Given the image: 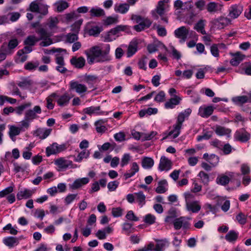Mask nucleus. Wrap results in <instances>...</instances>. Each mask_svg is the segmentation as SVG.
<instances>
[{"mask_svg":"<svg viewBox=\"0 0 251 251\" xmlns=\"http://www.w3.org/2000/svg\"><path fill=\"white\" fill-rule=\"evenodd\" d=\"M110 46L108 44H101L90 49L89 52H85L88 63L92 64L95 62L103 63L111 60L110 55Z\"/></svg>","mask_w":251,"mask_h":251,"instance_id":"1","label":"nucleus"},{"mask_svg":"<svg viewBox=\"0 0 251 251\" xmlns=\"http://www.w3.org/2000/svg\"><path fill=\"white\" fill-rule=\"evenodd\" d=\"M191 112L192 110L190 108H187L178 114L176 122L173 126V129L169 133V135H173L174 139L179 136L183 122L186 118L188 117Z\"/></svg>","mask_w":251,"mask_h":251,"instance_id":"2","label":"nucleus"},{"mask_svg":"<svg viewBox=\"0 0 251 251\" xmlns=\"http://www.w3.org/2000/svg\"><path fill=\"white\" fill-rule=\"evenodd\" d=\"M184 195L185 196L186 210L189 212L198 213L201 209L200 201L195 200V196L193 194L185 193Z\"/></svg>","mask_w":251,"mask_h":251,"instance_id":"3","label":"nucleus"},{"mask_svg":"<svg viewBox=\"0 0 251 251\" xmlns=\"http://www.w3.org/2000/svg\"><path fill=\"white\" fill-rule=\"evenodd\" d=\"M131 19L138 24L133 27V28L137 32L149 28L152 24V22L148 18L143 17L140 15L133 14Z\"/></svg>","mask_w":251,"mask_h":251,"instance_id":"4","label":"nucleus"},{"mask_svg":"<svg viewBox=\"0 0 251 251\" xmlns=\"http://www.w3.org/2000/svg\"><path fill=\"white\" fill-rule=\"evenodd\" d=\"M169 0H162L158 1L156 8L151 11L152 17L154 20H157L160 17L161 20L166 24L168 23V18L165 15L164 4Z\"/></svg>","mask_w":251,"mask_h":251,"instance_id":"5","label":"nucleus"},{"mask_svg":"<svg viewBox=\"0 0 251 251\" xmlns=\"http://www.w3.org/2000/svg\"><path fill=\"white\" fill-rule=\"evenodd\" d=\"M20 42L15 37H12L8 43L4 42L1 46V50L5 51L8 55H11L14 49L18 46Z\"/></svg>","mask_w":251,"mask_h":251,"instance_id":"6","label":"nucleus"},{"mask_svg":"<svg viewBox=\"0 0 251 251\" xmlns=\"http://www.w3.org/2000/svg\"><path fill=\"white\" fill-rule=\"evenodd\" d=\"M36 32L39 35V38H41L42 42L39 44L41 47H48L53 43L52 39L50 37L49 34L44 28L41 27L36 30Z\"/></svg>","mask_w":251,"mask_h":251,"instance_id":"7","label":"nucleus"},{"mask_svg":"<svg viewBox=\"0 0 251 251\" xmlns=\"http://www.w3.org/2000/svg\"><path fill=\"white\" fill-rule=\"evenodd\" d=\"M130 29L128 25H119L111 29L108 32L106 36L105 37V41L107 42H111L115 38H112V35H115L121 31H126L127 33L129 32Z\"/></svg>","mask_w":251,"mask_h":251,"instance_id":"8","label":"nucleus"},{"mask_svg":"<svg viewBox=\"0 0 251 251\" xmlns=\"http://www.w3.org/2000/svg\"><path fill=\"white\" fill-rule=\"evenodd\" d=\"M195 33L193 31H189L188 28H187L185 26H182L174 31V34L176 37L180 39V43H184L185 42L187 38V36L189 33L192 34Z\"/></svg>","mask_w":251,"mask_h":251,"instance_id":"9","label":"nucleus"},{"mask_svg":"<svg viewBox=\"0 0 251 251\" xmlns=\"http://www.w3.org/2000/svg\"><path fill=\"white\" fill-rule=\"evenodd\" d=\"M243 10V7L240 4L231 5L228 10V16L232 19H236L240 15Z\"/></svg>","mask_w":251,"mask_h":251,"instance_id":"10","label":"nucleus"},{"mask_svg":"<svg viewBox=\"0 0 251 251\" xmlns=\"http://www.w3.org/2000/svg\"><path fill=\"white\" fill-rule=\"evenodd\" d=\"M42 112L41 107L39 105L35 106L33 109L26 110L25 113V117L30 121L38 118L37 114H40Z\"/></svg>","mask_w":251,"mask_h":251,"instance_id":"11","label":"nucleus"},{"mask_svg":"<svg viewBox=\"0 0 251 251\" xmlns=\"http://www.w3.org/2000/svg\"><path fill=\"white\" fill-rule=\"evenodd\" d=\"M174 228L176 230H178L181 227L184 229H188L190 226V224L186 220V217H180L178 218H176L173 221Z\"/></svg>","mask_w":251,"mask_h":251,"instance_id":"12","label":"nucleus"},{"mask_svg":"<svg viewBox=\"0 0 251 251\" xmlns=\"http://www.w3.org/2000/svg\"><path fill=\"white\" fill-rule=\"evenodd\" d=\"M231 23L230 18L224 17H220L214 19L211 21V23L219 29H223Z\"/></svg>","mask_w":251,"mask_h":251,"instance_id":"13","label":"nucleus"},{"mask_svg":"<svg viewBox=\"0 0 251 251\" xmlns=\"http://www.w3.org/2000/svg\"><path fill=\"white\" fill-rule=\"evenodd\" d=\"M214 109L215 107L212 105H203L200 107L198 115L202 118H207L212 114Z\"/></svg>","mask_w":251,"mask_h":251,"instance_id":"14","label":"nucleus"},{"mask_svg":"<svg viewBox=\"0 0 251 251\" xmlns=\"http://www.w3.org/2000/svg\"><path fill=\"white\" fill-rule=\"evenodd\" d=\"M234 137L236 140L244 143L250 139V134L244 128H241L235 132Z\"/></svg>","mask_w":251,"mask_h":251,"instance_id":"15","label":"nucleus"},{"mask_svg":"<svg viewBox=\"0 0 251 251\" xmlns=\"http://www.w3.org/2000/svg\"><path fill=\"white\" fill-rule=\"evenodd\" d=\"M54 164L59 168L60 171L65 170L69 167H72V161L67 160L63 157H60L54 160Z\"/></svg>","mask_w":251,"mask_h":251,"instance_id":"16","label":"nucleus"},{"mask_svg":"<svg viewBox=\"0 0 251 251\" xmlns=\"http://www.w3.org/2000/svg\"><path fill=\"white\" fill-rule=\"evenodd\" d=\"M70 87L71 89L75 90L78 94L84 93L87 90V88L85 85L79 83L77 81H71L70 82Z\"/></svg>","mask_w":251,"mask_h":251,"instance_id":"17","label":"nucleus"},{"mask_svg":"<svg viewBox=\"0 0 251 251\" xmlns=\"http://www.w3.org/2000/svg\"><path fill=\"white\" fill-rule=\"evenodd\" d=\"M51 129L39 127L33 131V135L38 137L39 139L43 140L46 139L50 134Z\"/></svg>","mask_w":251,"mask_h":251,"instance_id":"18","label":"nucleus"},{"mask_svg":"<svg viewBox=\"0 0 251 251\" xmlns=\"http://www.w3.org/2000/svg\"><path fill=\"white\" fill-rule=\"evenodd\" d=\"M89 182V179L88 177L78 178L75 180L72 184H69V188L71 190H76L87 184Z\"/></svg>","mask_w":251,"mask_h":251,"instance_id":"19","label":"nucleus"},{"mask_svg":"<svg viewBox=\"0 0 251 251\" xmlns=\"http://www.w3.org/2000/svg\"><path fill=\"white\" fill-rule=\"evenodd\" d=\"M172 162L165 156H162L160 159L158 169L160 171H168L171 168Z\"/></svg>","mask_w":251,"mask_h":251,"instance_id":"20","label":"nucleus"},{"mask_svg":"<svg viewBox=\"0 0 251 251\" xmlns=\"http://www.w3.org/2000/svg\"><path fill=\"white\" fill-rule=\"evenodd\" d=\"M85 59L82 56L79 57L74 56L70 60L71 64L77 69L83 68L85 65Z\"/></svg>","mask_w":251,"mask_h":251,"instance_id":"21","label":"nucleus"},{"mask_svg":"<svg viewBox=\"0 0 251 251\" xmlns=\"http://www.w3.org/2000/svg\"><path fill=\"white\" fill-rule=\"evenodd\" d=\"M130 5L128 3H116L114 5V11L121 14L126 13L129 9Z\"/></svg>","mask_w":251,"mask_h":251,"instance_id":"22","label":"nucleus"},{"mask_svg":"<svg viewBox=\"0 0 251 251\" xmlns=\"http://www.w3.org/2000/svg\"><path fill=\"white\" fill-rule=\"evenodd\" d=\"M139 171V166L136 162H133L130 165V169L124 175L126 180L134 176Z\"/></svg>","mask_w":251,"mask_h":251,"instance_id":"23","label":"nucleus"},{"mask_svg":"<svg viewBox=\"0 0 251 251\" xmlns=\"http://www.w3.org/2000/svg\"><path fill=\"white\" fill-rule=\"evenodd\" d=\"M222 5L214 1L210 2L206 5V9L210 14H214L221 11Z\"/></svg>","mask_w":251,"mask_h":251,"instance_id":"24","label":"nucleus"},{"mask_svg":"<svg viewBox=\"0 0 251 251\" xmlns=\"http://www.w3.org/2000/svg\"><path fill=\"white\" fill-rule=\"evenodd\" d=\"M168 182L163 179L158 182V186L155 189V192L158 194H163L168 190Z\"/></svg>","mask_w":251,"mask_h":251,"instance_id":"25","label":"nucleus"},{"mask_svg":"<svg viewBox=\"0 0 251 251\" xmlns=\"http://www.w3.org/2000/svg\"><path fill=\"white\" fill-rule=\"evenodd\" d=\"M71 99V97L68 93H65L64 95L60 96L57 100V104L60 106H65L67 105Z\"/></svg>","mask_w":251,"mask_h":251,"instance_id":"26","label":"nucleus"},{"mask_svg":"<svg viewBox=\"0 0 251 251\" xmlns=\"http://www.w3.org/2000/svg\"><path fill=\"white\" fill-rule=\"evenodd\" d=\"M138 43L136 41H132L128 45L127 57H130L137 51Z\"/></svg>","mask_w":251,"mask_h":251,"instance_id":"27","label":"nucleus"},{"mask_svg":"<svg viewBox=\"0 0 251 251\" xmlns=\"http://www.w3.org/2000/svg\"><path fill=\"white\" fill-rule=\"evenodd\" d=\"M231 100L234 104L239 106H242L244 103L249 102V98L247 96L234 97Z\"/></svg>","mask_w":251,"mask_h":251,"instance_id":"28","label":"nucleus"},{"mask_svg":"<svg viewBox=\"0 0 251 251\" xmlns=\"http://www.w3.org/2000/svg\"><path fill=\"white\" fill-rule=\"evenodd\" d=\"M41 38H39L34 35L28 36L24 40V44L26 46H33L36 43L41 40Z\"/></svg>","mask_w":251,"mask_h":251,"instance_id":"29","label":"nucleus"},{"mask_svg":"<svg viewBox=\"0 0 251 251\" xmlns=\"http://www.w3.org/2000/svg\"><path fill=\"white\" fill-rule=\"evenodd\" d=\"M157 112L158 109L156 108L149 107L147 109L141 110L139 112V115L141 118H142L146 115L150 116L152 114H156Z\"/></svg>","mask_w":251,"mask_h":251,"instance_id":"30","label":"nucleus"},{"mask_svg":"<svg viewBox=\"0 0 251 251\" xmlns=\"http://www.w3.org/2000/svg\"><path fill=\"white\" fill-rule=\"evenodd\" d=\"M141 165L143 168L150 169L154 165V161L151 157H144L142 159Z\"/></svg>","mask_w":251,"mask_h":251,"instance_id":"31","label":"nucleus"},{"mask_svg":"<svg viewBox=\"0 0 251 251\" xmlns=\"http://www.w3.org/2000/svg\"><path fill=\"white\" fill-rule=\"evenodd\" d=\"M238 232L235 230H230L225 236V239L230 242H235L238 238Z\"/></svg>","mask_w":251,"mask_h":251,"instance_id":"32","label":"nucleus"},{"mask_svg":"<svg viewBox=\"0 0 251 251\" xmlns=\"http://www.w3.org/2000/svg\"><path fill=\"white\" fill-rule=\"evenodd\" d=\"M32 190L25 189L23 191H19L17 194V198L18 200H21L23 199H28L33 194Z\"/></svg>","mask_w":251,"mask_h":251,"instance_id":"33","label":"nucleus"},{"mask_svg":"<svg viewBox=\"0 0 251 251\" xmlns=\"http://www.w3.org/2000/svg\"><path fill=\"white\" fill-rule=\"evenodd\" d=\"M3 242L6 246L12 247L19 243V240L16 237L9 236L5 238L3 240Z\"/></svg>","mask_w":251,"mask_h":251,"instance_id":"34","label":"nucleus"},{"mask_svg":"<svg viewBox=\"0 0 251 251\" xmlns=\"http://www.w3.org/2000/svg\"><path fill=\"white\" fill-rule=\"evenodd\" d=\"M205 22L206 21L205 20L201 19L199 20L195 25L194 29L203 35H205L206 34V31L204 29Z\"/></svg>","mask_w":251,"mask_h":251,"instance_id":"35","label":"nucleus"},{"mask_svg":"<svg viewBox=\"0 0 251 251\" xmlns=\"http://www.w3.org/2000/svg\"><path fill=\"white\" fill-rule=\"evenodd\" d=\"M215 133L219 136L227 135V137H230L231 130L221 126H217L215 129Z\"/></svg>","mask_w":251,"mask_h":251,"instance_id":"36","label":"nucleus"},{"mask_svg":"<svg viewBox=\"0 0 251 251\" xmlns=\"http://www.w3.org/2000/svg\"><path fill=\"white\" fill-rule=\"evenodd\" d=\"M233 56L234 57L230 60V63L232 66H234L238 65L245 57V55H242L239 52H236Z\"/></svg>","mask_w":251,"mask_h":251,"instance_id":"37","label":"nucleus"},{"mask_svg":"<svg viewBox=\"0 0 251 251\" xmlns=\"http://www.w3.org/2000/svg\"><path fill=\"white\" fill-rule=\"evenodd\" d=\"M89 12L92 17H100L105 15L104 10L100 7H92Z\"/></svg>","mask_w":251,"mask_h":251,"instance_id":"38","label":"nucleus"},{"mask_svg":"<svg viewBox=\"0 0 251 251\" xmlns=\"http://www.w3.org/2000/svg\"><path fill=\"white\" fill-rule=\"evenodd\" d=\"M54 5L56 7L57 11L58 12H61L67 9L69 7V4L65 0H59L54 3Z\"/></svg>","mask_w":251,"mask_h":251,"instance_id":"39","label":"nucleus"},{"mask_svg":"<svg viewBox=\"0 0 251 251\" xmlns=\"http://www.w3.org/2000/svg\"><path fill=\"white\" fill-rule=\"evenodd\" d=\"M180 100V99L177 97L171 98L165 103V107L167 109H172L174 108L176 105L179 104Z\"/></svg>","mask_w":251,"mask_h":251,"instance_id":"40","label":"nucleus"},{"mask_svg":"<svg viewBox=\"0 0 251 251\" xmlns=\"http://www.w3.org/2000/svg\"><path fill=\"white\" fill-rule=\"evenodd\" d=\"M104 122H105L103 120H100L97 121L95 123L96 129L98 133H103L106 130V127L105 126L103 125Z\"/></svg>","mask_w":251,"mask_h":251,"instance_id":"41","label":"nucleus"},{"mask_svg":"<svg viewBox=\"0 0 251 251\" xmlns=\"http://www.w3.org/2000/svg\"><path fill=\"white\" fill-rule=\"evenodd\" d=\"M57 145V143H53L50 146H49L46 148V153L47 156H50L52 154L58 153Z\"/></svg>","mask_w":251,"mask_h":251,"instance_id":"42","label":"nucleus"},{"mask_svg":"<svg viewBox=\"0 0 251 251\" xmlns=\"http://www.w3.org/2000/svg\"><path fill=\"white\" fill-rule=\"evenodd\" d=\"M134 195L135 196V199L140 205L142 206L145 204L146 196L142 191L135 193Z\"/></svg>","mask_w":251,"mask_h":251,"instance_id":"43","label":"nucleus"},{"mask_svg":"<svg viewBox=\"0 0 251 251\" xmlns=\"http://www.w3.org/2000/svg\"><path fill=\"white\" fill-rule=\"evenodd\" d=\"M31 105L32 104L30 102L25 103L17 107L15 109L14 111H15L16 113L18 115H21L23 113V112L25 109L31 107Z\"/></svg>","mask_w":251,"mask_h":251,"instance_id":"44","label":"nucleus"},{"mask_svg":"<svg viewBox=\"0 0 251 251\" xmlns=\"http://www.w3.org/2000/svg\"><path fill=\"white\" fill-rule=\"evenodd\" d=\"M100 109V106H90L85 108L83 109V112L86 114L92 115L93 114H99L100 112L99 111Z\"/></svg>","mask_w":251,"mask_h":251,"instance_id":"45","label":"nucleus"},{"mask_svg":"<svg viewBox=\"0 0 251 251\" xmlns=\"http://www.w3.org/2000/svg\"><path fill=\"white\" fill-rule=\"evenodd\" d=\"M58 23L59 21L56 17H50L48 19L47 25L50 29H52L57 27Z\"/></svg>","mask_w":251,"mask_h":251,"instance_id":"46","label":"nucleus"},{"mask_svg":"<svg viewBox=\"0 0 251 251\" xmlns=\"http://www.w3.org/2000/svg\"><path fill=\"white\" fill-rule=\"evenodd\" d=\"M89 151L87 150H84L78 153L74 160L75 162H80L83 158H88L89 156Z\"/></svg>","mask_w":251,"mask_h":251,"instance_id":"47","label":"nucleus"},{"mask_svg":"<svg viewBox=\"0 0 251 251\" xmlns=\"http://www.w3.org/2000/svg\"><path fill=\"white\" fill-rule=\"evenodd\" d=\"M33 84L31 80L25 78L18 83V85L21 88L26 89L29 88Z\"/></svg>","mask_w":251,"mask_h":251,"instance_id":"48","label":"nucleus"},{"mask_svg":"<svg viewBox=\"0 0 251 251\" xmlns=\"http://www.w3.org/2000/svg\"><path fill=\"white\" fill-rule=\"evenodd\" d=\"M229 182V178L228 176L223 175L221 176H218L216 178V182L218 184H220L222 185H226L228 184Z\"/></svg>","mask_w":251,"mask_h":251,"instance_id":"49","label":"nucleus"},{"mask_svg":"<svg viewBox=\"0 0 251 251\" xmlns=\"http://www.w3.org/2000/svg\"><path fill=\"white\" fill-rule=\"evenodd\" d=\"M154 27L156 29L157 34L159 36L164 37L167 35V30L164 27L160 26L159 25L154 24Z\"/></svg>","mask_w":251,"mask_h":251,"instance_id":"50","label":"nucleus"},{"mask_svg":"<svg viewBox=\"0 0 251 251\" xmlns=\"http://www.w3.org/2000/svg\"><path fill=\"white\" fill-rule=\"evenodd\" d=\"M157 244L156 245L154 251H163L165 249L167 243V240H157Z\"/></svg>","mask_w":251,"mask_h":251,"instance_id":"51","label":"nucleus"},{"mask_svg":"<svg viewBox=\"0 0 251 251\" xmlns=\"http://www.w3.org/2000/svg\"><path fill=\"white\" fill-rule=\"evenodd\" d=\"M13 165L14 167V171L16 173L20 172H24L28 167V165L26 164L19 165L17 162H14Z\"/></svg>","mask_w":251,"mask_h":251,"instance_id":"52","label":"nucleus"},{"mask_svg":"<svg viewBox=\"0 0 251 251\" xmlns=\"http://www.w3.org/2000/svg\"><path fill=\"white\" fill-rule=\"evenodd\" d=\"M21 131L22 130L20 127H18L14 126H11L9 128V135L10 137L18 135Z\"/></svg>","mask_w":251,"mask_h":251,"instance_id":"53","label":"nucleus"},{"mask_svg":"<svg viewBox=\"0 0 251 251\" xmlns=\"http://www.w3.org/2000/svg\"><path fill=\"white\" fill-rule=\"evenodd\" d=\"M100 32V28L98 26H95L88 30V33L90 36H97Z\"/></svg>","mask_w":251,"mask_h":251,"instance_id":"54","label":"nucleus"},{"mask_svg":"<svg viewBox=\"0 0 251 251\" xmlns=\"http://www.w3.org/2000/svg\"><path fill=\"white\" fill-rule=\"evenodd\" d=\"M131 156L129 153H125L121 159V166L123 167L127 165L130 161Z\"/></svg>","mask_w":251,"mask_h":251,"instance_id":"55","label":"nucleus"},{"mask_svg":"<svg viewBox=\"0 0 251 251\" xmlns=\"http://www.w3.org/2000/svg\"><path fill=\"white\" fill-rule=\"evenodd\" d=\"M212 136V132L211 131H208L204 132L202 135H199L197 137V141L198 142L201 141L202 140H208Z\"/></svg>","mask_w":251,"mask_h":251,"instance_id":"56","label":"nucleus"},{"mask_svg":"<svg viewBox=\"0 0 251 251\" xmlns=\"http://www.w3.org/2000/svg\"><path fill=\"white\" fill-rule=\"evenodd\" d=\"M198 176L201 178V182L204 184H207L209 181V177L207 174L205 173L203 171H201Z\"/></svg>","mask_w":251,"mask_h":251,"instance_id":"57","label":"nucleus"},{"mask_svg":"<svg viewBox=\"0 0 251 251\" xmlns=\"http://www.w3.org/2000/svg\"><path fill=\"white\" fill-rule=\"evenodd\" d=\"M32 50V49L31 46L26 45L23 49L18 51L17 55L18 56H22L23 54L31 52Z\"/></svg>","mask_w":251,"mask_h":251,"instance_id":"58","label":"nucleus"},{"mask_svg":"<svg viewBox=\"0 0 251 251\" xmlns=\"http://www.w3.org/2000/svg\"><path fill=\"white\" fill-rule=\"evenodd\" d=\"M31 121L28 119H26L25 117H24V119L21 122V125L20 128L22 131H25V129L28 128L30 126V122Z\"/></svg>","mask_w":251,"mask_h":251,"instance_id":"59","label":"nucleus"},{"mask_svg":"<svg viewBox=\"0 0 251 251\" xmlns=\"http://www.w3.org/2000/svg\"><path fill=\"white\" fill-rule=\"evenodd\" d=\"M13 187L9 186L0 191V198L8 196L13 191Z\"/></svg>","mask_w":251,"mask_h":251,"instance_id":"60","label":"nucleus"},{"mask_svg":"<svg viewBox=\"0 0 251 251\" xmlns=\"http://www.w3.org/2000/svg\"><path fill=\"white\" fill-rule=\"evenodd\" d=\"M236 219L240 224L242 225H245L247 222L246 216L242 212L239 213L236 216Z\"/></svg>","mask_w":251,"mask_h":251,"instance_id":"61","label":"nucleus"},{"mask_svg":"<svg viewBox=\"0 0 251 251\" xmlns=\"http://www.w3.org/2000/svg\"><path fill=\"white\" fill-rule=\"evenodd\" d=\"M48 7L47 5L40 3L38 13L43 15H46L48 13Z\"/></svg>","mask_w":251,"mask_h":251,"instance_id":"62","label":"nucleus"},{"mask_svg":"<svg viewBox=\"0 0 251 251\" xmlns=\"http://www.w3.org/2000/svg\"><path fill=\"white\" fill-rule=\"evenodd\" d=\"M155 217L151 214H148L145 216L144 222L149 225H152L155 222Z\"/></svg>","mask_w":251,"mask_h":251,"instance_id":"63","label":"nucleus"},{"mask_svg":"<svg viewBox=\"0 0 251 251\" xmlns=\"http://www.w3.org/2000/svg\"><path fill=\"white\" fill-rule=\"evenodd\" d=\"M219 161V157L215 154H211L209 157L208 162L213 166H216Z\"/></svg>","mask_w":251,"mask_h":251,"instance_id":"64","label":"nucleus"}]
</instances>
